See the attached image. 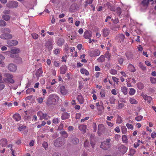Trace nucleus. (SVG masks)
Returning a JSON list of instances; mask_svg holds the SVG:
<instances>
[{
	"mask_svg": "<svg viewBox=\"0 0 156 156\" xmlns=\"http://www.w3.org/2000/svg\"><path fill=\"white\" fill-rule=\"evenodd\" d=\"M5 78H3V81L5 83H13L15 81L13 78L14 76L13 75L10 73H5L4 75Z\"/></svg>",
	"mask_w": 156,
	"mask_h": 156,
	"instance_id": "f257e3e1",
	"label": "nucleus"
},
{
	"mask_svg": "<svg viewBox=\"0 0 156 156\" xmlns=\"http://www.w3.org/2000/svg\"><path fill=\"white\" fill-rule=\"evenodd\" d=\"M58 99L59 97L57 95H51L50 96L47 102V104L48 105L54 104Z\"/></svg>",
	"mask_w": 156,
	"mask_h": 156,
	"instance_id": "f03ea898",
	"label": "nucleus"
},
{
	"mask_svg": "<svg viewBox=\"0 0 156 156\" xmlns=\"http://www.w3.org/2000/svg\"><path fill=\"white\" fill-rule=\"evenodd\" d=\"M65 143V140L62 138L59 137L56 139L54 143V144L56 147H59Z\"/></svg>",
	"mask_w": 156,
	"mask_h": 156,
	"instance_id": "7ed1b4c3",
	"label": "nucleus"
},
{
	"mask_svg": "<svg viewBox=\"0 0 156 156\" xmlns=\"http://www.w3.org/2000/svg\"><path fill=\"white\" fill-rule=\"evenodd\" d=\"M110 141V139H107L106 141L103 142L101 145V147L104 150L108 149L110 148L111 146Z\"/></svg>",
	"mask_w": 156,
	"mask_h": 156,
	"instance_id": "20e7f679",
	"label": "nucleus"
},
{
	"mask_svg": "<svg viewBox=\"0 0 156 156\" xmlns=\"http://www.w3.org/2000/svg\"><path fill=\"white\" fill-rule=\"evenodd\" d=\"M53 42L50 40L47 41L45 44V48L48 51L51 50L53 48Z\"/></svg>",
	"mask_w": 156,
	"mask_h": 156,
	"instance_id": "39448f33",
	"label": "nucleus"
},
{
	"mask_svg": "<svg viewBox=\"0 0 156 156\" xmlns=\"http://www.w3.org/2000/svg\"><path fill=\"white\" fill-rule=\"evenodd\" d=\"M6 5L9 8H16L18 6V3L16 1H10L6 4Z\"/></svg>",
	"mask_w": 156,
	"mask_h": 156,
	"instance_id": "423d86ee",
	"label": "nucleus"
},
{
	"mask_svg": "<svg viewBox=\"0 0 156 156\" xmlns=\"http://www.w3.org/2000/svg\"><path fill=\"white\" fill-rule=\"evenodd\" d=\"M20 52V51L18 48H14L12 49L11 51V54L10 55V57L11 58H15L16 57V54L19 53Z\"/></svg>",
	"mask_w": 156,
	"mask_h": 156,
	"instance_id": "0eeeda50",
	"label": "nucleus"
},
{
	"mask_svg": "<svg viewBox=\"0 0 156 156\" xmlns=\"http://www.w3.org/2000/svg\"><path fill=\"white\" fill-rule=\"evenodd\" d=\"M89 55L91 57H94L99 56L100 54L99 51L97 49L90 51L89 52Z\"/></svg>",
	"mask_w": 156,
	"mask_h": 156,
	"instance_id": "6e6552de",
	"label": "nucleus"
},
{
	"mask_svg": "<svg viewBox=\"0 0 156 156\" xmlns=\"http://www.w3.org/2000/svg\"><path fill=\"white\" fill-rule=\"evenodd\" d=\"M8 69L10 71L14 72L17 70V67L15 65L11 63L8 65Z\"/></svg>",
	"mask_w": 156,
	"mask_h": 156,
	"instance_id": "1a4fd4ad",
	"label": "nucleus"
},
{
	"mask_svg": "<svg viewBox=\"0 0 156 156\" xmlns=\"http://www.w3.org/2000/svg\"><path fill=\"white\" fill-rule=\"evenodd\" d=\"M65 42L64 39L62 38H60L57 39L55 42L59 46H62L64 44Z\"/></svg>",
	"mask_w": 156,
	"mask_h": 156,
	"instance_id": "9d476101",
	"label": "nucleus"
},
{
	"mask_svg": "<svg viewBox=\"0 0 156 156\" xmlns=\"http://www.w3.org/2000/svg\"><path fill=\"white\" fill-rule=\"evenodd\" d=\"M0 37L2 39H8L12 38V36L10 34H4L1 35Z\"/></svg>",
	"mask_w": 156,
	"mask_h": 156,
	"instance_id": "9b49d317",
	"label": "nucleus"
},
{
	"mask_svg": "<svg viewBox=\"0 0 156 156\" xmlns=\"http://www.w3.org/2000/svg\"><path fill=\"white\" fill-rule=\"evenodd\" d=\"M125 37L124 34H121L117 35L115 37L116 40H118L120 43L123 42L125 39Z\"/></svg>",
	"mask_w": 156,
	"mask_h": 156,
	"instance_id": "f8f14e48",
	"label": "nucleus"
},
{
	"mask_svg": "<svg viewBox=\"0 0 156 156\" xmlns=\"http://www.w3.org/2000/svg\"><path fill=\"white\" fill-rule=\"evenodd\" d=\"M102 35L104 37H106L109 34L110 31L109 29L105 28L102 30Z\"/></svg>",
	"mask_w": 156,
	"mask_h": 156,
	"instance_id": "ddd939ff",
	"label": "nucleus"
},
{
	"mask_svg": "<svg viewBox=\"0 0 156 156\" xmlns=\"http://www.w3.org/2000/svg\"><path fill=\"white\" fill-rule=\"evenodd\" d=\"M79 129L83 133H84L86 132L87 129L86 125H81L79 126Z\"/></svg>",
	"mask_w": 156,
	"mask_h": 156,
	"instance_id": "4468645a",
	"label": "nucleus"
},
{
	"mask_svg": "<svg viewBox=\"0 0 156 156\" xmlns=\"http://www.w3.org/2000/svg\"><path fill=\"white\" fill-rule=\"evenodd\" d=\"M7 42L9 46L16 45L18 44V42L16 40H9Z\"/></svg>",
	"mask_w": 156,
	"mask_h": 156,
	"instance_id": "2eb2a0df",
	"label": "nucleus"
},
{
	"mask_svg": "<svg viewBox=\"0 0 156 156\" xmlns=\"http://www.w3.org/2000/svg\"><path fill=\"white\" fill-rule=\"evenodd\" d=\"M142 96L144 99L147 101L148 103H150L151 102L152 99V98L151 97L147 96V95L144 94H142Z\"/></svg>",
	"mask_w": 156,
	"mask_h": 156,
	"instance_id": "dca6fc26",
	"label": "nucleus"
},
{
	"mask_svg": "<svg viewBox=\"0 0 156 156\" xmlns=\"http://www.w3.org/2000/svg\"><path fill=\"white\" fill-rule=\"evenodd\" d=\"M60 92L61 94L63 95H66L68 94V91L66 89L64 86H62L60 87Z\"/></svg>",
	"mask_w": 156,
	"mask_h": 156,
	"instance_id": "f3484780",
	"label": "nucleus"
},
{
	"mask_svg": "<svg viewBox=\"0 0 156 156\" xmlns=\"http://www.w3.org/2000/svg\"><path fill=\"white\" fill-rule=\"evenodd\" d=\"M91 32L90 31L87 30L84 32V37L86 39H88L91 37Z\"/></svg>",
	"mask_w": 156,
	"mask_h": 156,
	"instance_id": "a211bd4d",
	"label": "nucleus"
},
{
	"mask_svg": "<svg viewBox=\"0 0 156 156\" xmlns=\"http://www.w3.org/2000/svg\"><path fill=\"white\" fill-rule=\"evenodd\" d=\"M70 142L73 144H77L79 143V140L76 137H72Z\"/></svg>",
	"mask_w": 156,
	"mask_h": 156,
	"instance_id": "6ab92c4d",
	"label": "nucleus"
},
{
	"mask_svg": "<svg viewBox=\"0 0 156 156\" xmlns=\"http://www.w3.org/2000/svg\"><path fill=\"white\" fill-rule=\"evenodd\" d=\"M13 118L15 119L16 121H18L20 120L21 117L20 114L18 113H16L13 116Z\"/></svg>",
	"mask_w": 156,
	"mask_h": 156,
	"instance_id": "aec40b11",
	"label": "nucleus"
},
{
	"mask_svg": "<svg viewBox=\"0 0 156 156\" xmlns=\"http://www.w3.org/2000/svg\"><path fill=\"white\" fill-rule=\"evenodd\" d=\"M43 73L42 69L41 68H39L37 71L36 73V76L37 77L41 76L42 75Z\"/></svg>",
	"mask_w": 156,
	"mask_h": 156,
	"instance_id": "412c9836",
	"label": "nucleus"
},
{
	"mask_svg": "<svg viewBox=\"0 0 156 156\" xmlns=\"http://www.w3.org/2000/svg\"><path fill=\"white\" fill-rule=\"evenodd\" d=\"M69 117V115L67 113L65 112L62 114L61 119L62 120H65L68 119Z\"/></svg>",
	"mask_w": 156,
	"mask_h": 156,
	"instance_id": "4be33fe9",
	"label": "nucleus"
},
{
	"mask_svg": "<svg viewBox=\"0 0 156 156\" xmlns=\"http://www.w3.org/2000/svg\"><path fill=\"white\" fill-rule=\"evenodd\" d=\"M94 137V136L92 135H91L90 137V144L92 147V148L93 149H94V146H95V143L93 141H92V140L93 139ZM93 150H91L90 151V152H93Z\"/></svg>",
	"mask_w": 156,
	"mask_h": 156,
	"instance_id": "5701e85b",
	"label": "nucleus"
},
{
	"mask_svg": "<svg viewBox=\"0 0 156 156\" xmlns=\"http://www.w3.org/2000/svg\"><path fill=\"white\" fill-rule=\"evenodd\" d=\"M0 144L3 147H5L7 144V140L6 139H2L0 140Z\"/></svg>",
	"mask_w": 156,
	"mask_h": 156,
	"instance_id": "b1692460",
	"label": "nucleus"
},
{
	"mask_svg": "<svg viewBox=\"0 0 156 156\" xmlns=\"http://www.w3.org/2000/svg\"><path fill=\"white\" fill-rule=\"evenodd\" d=\"M122 92L125 95L127 94V88L125 86H122L121 87Z\"/></svg>",
	"mask_w": 156,
	"mask_h": 156,
	"instance_id": "393cba45",
	"label": "nucleus"
},
{
	"mask_svg": "<svg viewBox=\"0 0 156 156\" xmlns=\"http://www.w3.org/2000/svg\"><path fill=\"white\" fill-rule=\"evenodd\" d=\"M66 67L65 66H63L60 68L61 74H63L65 73L66 70Z\"/></svg>",
	"mask_w": 156,
	"mask_h": 156,
	"instance_id": "a878e982",
	"label": "nucleus"
},
{
	"mask_svg": "<svg viewBox=\"0 0 156 156\" xmlns=\"http://www.w3.org/2000/svg\"><path fill=\"white\" fill-rule=\"evenodd\" d=\"M80 72L82 74H85L86 76H88L89 74V72L87 70L83 68L81 69Z\"/></svg>",
	"mask_w": 156,
	"mask_h": 156,
	"instance_id": "bb28decb",
	"label": "nucleus"
},
{
	"mask_svg": "<svg viewBox=\"0 0 156 156\" xmlns=\"http://www.w3.org/2000/svg\"><path fill=\"white\" fill-rule=\"evenodd\" d=\"M129 70L132 72H134L136 71V69L134 66L131 64H129L128 66Z\"/></svg>",
	"mask_w": 156,
	"mask_h": 156,
	"instance_id": "cd10ccee",
	"label": "nucleus"
},
{
	"mask_svg": "<svg viewBox=\"0 0 156 156\" xmlns=\"http://www.w3.org/2000/svg\"><path fill=\"white\" fill-rule=\"evenodd\" d=\"M2 19L6 21H8L10 19V16L7 14H4L2 16Z\"/></svg>",
	"mask_w": 156,
	"mask_h": 156,
	"instance_id": "c85d7f7f",
	"label": "nucleus"
},
{
	"mask_svg": "<svg viewBox=\"0 0 156 156\" xmlns=\"http://www.w3.org/2000/svg\"><path fill=\"white\" fill-rule=\"evenodd\" d=\"M77 99L80 103L82 104L84 102L83 98L81 95H78L77 97Z\"/></svg>",
	"mask_w": 156,
	"mask_h": 156,
	"instance_id": "c756f323",
	"label": "nucleus"
},
{
	"mask_svg": "<svg viewBox=\"0 0 156 156\" xmlns=\"http://www.w3.org/2000/svg\"><path fill=\"white\" fill-rule=\"evenodd\" d=\"M106 5L108 8L112 11H115V8L114 6L111 5L109 2H107Z\"/></svg>",
	"mask_w": 156,
	"mask_h": 156,
	"instance_id": "7c9ffc66",
	"label": "nucleus"
},
{
	"mask_svg": "<svg viewBox=\"0 0 156 156\" xmlns=\"http://www.w3.org/2000/svg\"><path fill=\"white\" fill-rule=\"evenodd\" d=\"M120 151L123 153H125L127 151V149L124 145H121L120 147Z\"/></svg>",
	"mask_w": 156,
	"mask_h": 156,
	"instance_id": "2f4dec72",
	"label": "nucleus"
},
{
	"mask_svg": "<svg viewBox=\"0 0 156 156\" xmlns=\"http://www.w3.org/2000/svg\"><path fill=\"white\" fill-rule=\"evenodd\" d=\"M122 140L123 143H126L128 142L127 137L125 135H123L122 136Z\"/></svg>",
	"mask_w": 156,
	"mask_h": 156,
	"instance_id": "473e14b6",
	"label": "nucleus"
},
{
	"mask_svg": "<svg viewBox=\"0 0 156 156\" xmlns=\"http://www.w3.org/2000/svg\"><path fill=\"white\" fill-rule=\"evenodd\" d=\"M98 62H102L105 61V58L104 56L103 55H101L99 58L97 59Z\"/></svg>",
	"mask_w": 156,
	"mask_h": 156,
	"instance_id": "72a5a7b5",
	"label": "nucleus"
},
{
	"mask_svg": "<svg viewBox=\"0 0 156 156\" xmlns=\"http://www.w3.org/2000/svg\"><path fill=\"white\" fill-rule=\"evenodd\" d=\"M61 133L62 136L65 138H67L69 135L65 131H62L61 132Z\"/></svg>",
	"mask_w": 156,
	"mask_h": 156,
	"instance_id": "f704fd0d",
	"label": "nucleus"
},
{
	"mask_svg": "<svg viewBox=\"0 0 156 156\" xmlns=\"http://www.w3.org/2000/svg\"><path fill=\"white\" fill-rule=\"evenodd\" d=\"M6 23L4 20L2 19L0 20V26L1 27H5L6 26Z\"/></svg>",
	"mask_w": 156,
	"mask_h": 156,
	"instance_id": "c9c22d12",
	"label": "nucleus"
},
{
	"mask_svg": "<svg viewBox=\"0 0 156 156\" xmlns=\"http://www.w3.org/2000/svg\"><path fill=\"white\" fill-rule=\"evenodd\" d=\"M109 101L111 104H114L115 101V99L114 96L111 97L110 98Z\"/></svg>",
	"mask_w": 156,
	"mask_h": 156,
	"instance_id": "e433bc0d",
	"label": "nucleus"
},
{
	"mask_svg": "<svg viewBox=\"0 0 156 156\" xmlns=\"http://www.w3.org/2000/svg\"><path fill=\"white\" fill-rule=\"evenodd\" d=\"M83 144L84 146L86 148L90 146L89 143L87 139L85 140Z\"/></svg>",
	"mask_w": 156,
	"mask_h": 156,
	"instance_id": "4c0bfd02",
	"label": "nucleus"
},
{
	"mask_svg": "<svg viewBox=\"0 0 156 156\" xmlns=\"http://www.w3.org/2000/svg\"><path fill=\"white\" fill-rule=\"evenodd\" d=\"M137 86L139 89L141 90L144 87L143 84L141 83H139L137 84Z\"/></svg>",
	"mask_w": 156,
	"mask_h": 156,
	"instance_id": "58836bf2",
	"label": "nucleus"
},
{
	"mask_svg": "<svg viewBox=\"0 0 156 156\" xmlns=\"http://www.w3.org/2000/svg\"><path fill=\"white\" fill-rule=\"evenodd\" d=\"M135 91H136L135 89L133 88H131L130 89L129 94L131 95H133L135 94Z\"/></svg>",
	"mask_w": 156,
	"mask_h": 156,
	"instance_id": "ea45409f",
	"label": "nucleus"
},
{
	"mask_svg": "<svg viewBox=\"0 0 156 156\" xmlns=\"http://www.w3.org/2000/svg\"><path fill=\"white\" fill-rule=\"evenodd\" d=\"M98 129L100 131L104 130L105 129V127L102 124H100L98 125Z\"/></svg>",
	"mask_w": 156,
	"mask_h": 156,
	"instance_id": "a19ab883",
	"label": "nucleus"
},
{
	"mask_svg": "<svg viewBox=\"0 0 156 156\" xmlns=\"http://www.w3.org/2000/svg\"><path fill=\"white\" fill-rule=\"evenodd\" d=\"M149 0H144L142 3L144 6H147L148 5Z\"/></svg>",
	"mask_w": 156,
	"mask_h": 156,
	"instance_id": "79ce46f5",
	"label": "nucleus"
},
{
	"mask_svg": "<svg viewBox=\"0 0 156 156\" xmlns=\"http://www.w3.org/2000/svg\"><path fill=\"white\" fill-rule=\"evenodd\" d=\"M143 118V116L141 115H139L136 117L135 118V120L137 121H141Z\"/></svg>",
	"mask_w": 156,
	"mask_h": 156,
	"instance_id": "37998d69",
	"label": "nucleus"
},
{
	"mask_svg": "<svg viewBox=\"0 0 156 156\" xmlns=\"http://www.w3.org/2000/svg\"><path fill=\"white\" fill-rule=\"evenodd\" d=\"M129 101L130 103L132 104H136L137 103L136 101L133 98H130Z\"/></svg>",
	"mask_w": 156,
	"mask_h": 156,
	"instance_id": "c03bdc74",
	"label": "nucleus"
},
{
	"mask_svg": "<svg viewBox=\"0 0 156 156\" xmlns=\"http://www.w3.org/2000/svg\"><path fill=\"white\" fill-rule=\"evenodd\" d=\"M126 126L129 129H133V125L132 124L127 123L126 124Z\"/></svg>",
	"mask_w": 156,
	"mask_h": 156,
	"instance_id": "a18cd8bd",
	"label": "nucleus"
},
{
	"mask_svg": "<svg viewBox=\"0 0 156 156\" xmlns=\"http://www.w3.org/2000/svg\"><path fill=\"white\" fill-rule=\"evenodd\" d=\"M110 73L112 75H115L117 73V71L114 69H112L110 71Z\"/></svg>",
	"mask_w": 156,
	"mask_h": 156,
	"instance_id": "49530a36",
	"label": "nucleus"
},
{
	"mask_svg": "<svg viewBox=\"0 0 156 156\" xmlns=\"http://www.w3.org/2000/svg\"><path fill=\"white\" fill-rule=\"evenodd\" d=\"M124 106V105L123 103H118L117 108L119 109H122Z\"/></svg>",
	"mask_w": 156,
	"mask_h": 156,
	"instance_id": "de8ad7c7",
	"label": "nucleus"
},
{
	"mask_svg": "<svg viewBox=\"0 0 156 156\" xmlns=\"http://www.w3.org/2000/svg\"><path fill=\"white\" fill-rule=\"evenodd\" d=\"M127 129L125 126H122V133L125 134L126 133Z\"/></svg>",
	"mask_w": 156,
	"mask_h": 156,
	"instance_id": "09e8293b",
	"label": "nucleus"
},
{
	"mask_svg": "<svg viewBox=\"0 0 156 156\" xmlns=\"http://www.w3.org/2000/svg\"><path fill=\"white\" fill-rule=\"evenodd\" d=\"M150 80L152 83H156V78L151 77Z\"/></svg>",
	"mask_w": 156,
	"mask_h": 156,
	"instance_id": "8fccbe9b",
	"label": "nucleus"
},
{
	"mask_svg": "<svg viewBox=\"0 0 156 156\" xmlns=\"http://www.w3.org/2000/svg\"><path fill=\"white\" fill-rule=\"evenodd\" d=\"M26 127L25 126L23 125L21 126H19V130L20 131H23L25 129Z\"/></svg>",
	"mask_w": 156,
	"mask_h": 156,
	"instance_id": "3c124183",
	"label": "nucleus"
},
{
	"mask_svg": "<svg viewBox=\"0 0 156 156\" xmlns=\"http://www.w3.org/2000/svg\"><path fill=\"white\" fill-rule=\"evenodd\" d=\"M139 66L143 70H145L146 69V67L144 66L142 64L141 62H140L139 64Z\"/></svg>",
	"mask_w": 156,
	"mask_h": 156,
	"instance_id": "603ef678",
	"label": "nucleus"
},
{
	"mask_svg": "<svg viewBox=\"0 0 156 156\" xmlns=\"http://www.w3.org/2000/svg\"><path fill=\"white\" fill-rule=\"evenodd\" d=\"M59 122V120L58 118H54L52 120V122L54 124H57Z\"/></svg>",
	"mask_w": 156,
	"mask_h": 156,
	"instance_id": "864d4df0",
	"label": "nucleus"
},
{
	"mask_svg": "<svg viewBox=\"0 0 156 156\" xmlns=\"http://www.w3.org/2000/svg\"><path fill=\"white\" fill-rule=\"evenodd\" d=\"M37 115L40 117V119L41 120L42 119V117L43 115V113L42 112H38L37 113Z\"/></svg>",
	"mask_w": 156,
	"mask_h": 156,
	"instance_id": "5fc2aeb1",
	"label": "nucleus"
},
{
	"mask_svg": "<svg viewBox=\"0 0 156 156\" xmlns=\"http://www.w3.org/2000/svg\"><path fill=\"white\" fill-rule=\"evenodd\" d=\"M54 54L57 55L60 52V50L58 48H55L53 51Z\"/></svg>",
	"mask_w": 156,
	"mask_h": 156,
	"instance_id": "6e6d98bb",
	"label": "nucleus"
},
{
	"mask_svg": "<svg viewBox=\"0 0 156 156\" xmlns=\"http://www.w3.org/2000/svg\"><path fill=\"white\" fill-rule=\"evenodd\" d=\"M44 97L43 98L40 97L39 98L37 99V100L38 102V103L39 104H41L43 101V99H44Z\"/></svg>",
	"mask_w": 156,
	"mask_h": 156,
	"instance_id": "4d7b16f0",
	"label": "nucleus"
},
{
	"mask_svg": "<svg viewBox=\"0 0 156 156\" xmlns=\"http://www.w3.org/2000/svg\"><path fill=\"white\" fill-rule=\"evenodd\" d=\"M116 12L117 14L119 16H120L121 13V9L119 7L117 8Z\"/></svg>",
	"mask_w": 156,
	"mask_h": 156,
	"instance_id": "13d9d810",
	"label": "nucleus"
},
{
	"mask_svg": "<svg viewBox=\"0 0 156 156\" xmlns=\"http://www.w3.org/2000/svg\"><path fill=\"white\" fill-rule=\"evenodd\" d=\"M32 36L33 37V38L35 39H37L38 37V35L37 34H36V33H33L32 34Z\"/></svg>",
	"mask_w": 156,
	"mask_h": 156,
	"instance_id": "bf43d9fd",
	"label": "nucleus"
},
{
	"mask_svg": "<svg viewBox=\"0 0 156 156\" xmlns=\"http://www.w3.org/2000/svg\"><path fill=\"white\" fill-rule=\"evenodd\" d=\"M122 120L121 119V117L119 116H118L117 117V122L119 124H120L122 123Z\"/></svg>",
	"mask_w": 156,
	"mask_h": 156,
	"instance_id": "052dcab7",
	"label": "nucleus"
},
{
	"mask_svg": "<svg viewBox=\"0 0 156 156\" xmlns=\"http://www.w3.org/2000/svg\"><path fill=\"white\" fill-rule=\"evenodd\" d=\"M43 147L46 149L48 147V144L47 142H44L42 144Z\"/></svg>",
	"mask_w": 156,
	"mask_h": 156,
	"instance_id": "680f3d73",
	"label": "nucleus"
},
{
	"mask_svg": "<svg viewBox=\"0 0 156 156\" xmlns=\"http://www.w3.org/2000/svg\"><path fill=\"white\" fill-rule=\"evenodd\" d=\"M118 60L119 63L120 65H122L123 62V59L120 58H118Z\"/></svg>",
	"mask_w": 156,
	"mask_h": 156,
	"instance_id": "e2e57ef3",
	"label": "nucleus"
},
{
	"mask_svg": "<svg viewBox=\"0 0 156 156\" xmlns=\"http://www.w3.org/2000/svg\"><path fill=\"white\" fill-rule=\"evenodd\" d=\"M105 56L106 58L109 59H110V55L108 51L106 52L105 54Z\"/></svg>",
	"mask_w": 156,
	"mask_h": 156,
	"instance_id": "0e129e2a",
	"label": "nucleus"
},
{
	"mask_svg": "<svg viewBox=\"0 0 156 156\" xmlns=\"http://www.w3.org/2000/svg\"><path fill=\"white\" fill-rule=\"evenodd\" d=\"M120 27V26L117 25L116 26L113 27L112 28V30L114 31H117V29H119Z\"/></svg>",
	"mask_w": 156,
	"mask_h": 156,
	"instance_id": "69168bd1",
	"label": "nucleus"
},
{
	"mask_svg": "<svg viewBox=\"0 0 156 156\" xmlns=\"http://www.w3.org/2000/svg\"><path fill=\"white\" fill-rule=\"evenodd\" d=\"M68 21H69V23H73V19L72 17L68 18Z\"/></svg>",
	"mask_w": 156,
	"mask_h": 156,
	"instance_id": "338daca9",
	"label": "nucleus"
},
{
	"mask_svg": "<svg viewBox=\"0 0 156 156\" xmlns=\"http://www.w3.org/2000/svg\"><path fill=\"white\" fill-rule=\"evenodd\" d=\"M151 137L153 138H154L156 137V133L154 132H153L151 134Z\"/></svg>",
	"mask_w": 156,
	"mask_h": 156,
	"instance_id": "774afa93",
	"label": "nucleus"
}]
</instances>
